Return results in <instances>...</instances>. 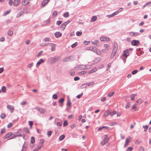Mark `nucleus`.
Returning <instances> with one entry per match:
<instances>
[{"mask_svg": "<svg viewBox=\"0 0 151 151\" xmlns=\"http://www.w3.org/2000/svg\"><path fill=\"white\" fill-rule=\"evenodd\" d=\"M86 72V71H81V72L79 73V75L80 76L82 75L85 74Z\"/></svg>", "mask_w": 151, "mask_h": 151, "instance_id": "38", "label": "nucleus"}, {"mask_svg": "<svg viewBox=\"0 0 151 151\" xmlns=\"http://www.w3.org/2000/svg\"><path fill=\"white\" fill-rule=\"evenodd\" d=\"M44 62V60L42 59H40L37 62L36 66L37 67H38L40 64Z\"/></svg>", "mask_w": 151, "mask_h": 151, "instance_id": "14", "label": "nucleus"}, {"mask_svg": "<svg viewBox=\"0 0 151 151\" xmlns=\"http://www.w3.org/2000/svg\"><path fill=\"white\" fill-rule=\"evenodd\" d=\"M118 45L117 43L116 42H114V47L113 49V51L114 52H116L117 50Z\"/></svg>", "mask_w": 151, "mask_h": 151, "instance_id": "9", "label": "nucleus"}, {"mask_svg": "<svg viewBox=\"0 0 151 151\" xmlns=\"http://www.w3.org/2000/svg\"><path fill=\"white\" fill-rule=\"evenodd\" d=\"M64 101V99L63 98L60 99L58 101V102L61 104L63 103Z\"/></svg>", "mask_w": 151, "mask_h": 151, "instance_id": "44", "label": "nucleus"}, {"mask_svg": "<svg viewBox=\"0 0 151 151\" xmlns=\"http://www.w3.org/2000/svg\"><path fill=\"white\" fill-rule=\"evenodd\" d=\"M132 110H133V111H136L137 110V107L135 105H133L132 107Z\"/></svg>", "mask_w": 151, "mask_h": 151, "instance_id": "31", "label": "nucleus"}, {"mask_svg": "<svg viewBox=\"0 0 151 151\" xmlns=\"http://www.w3.org/2000/svg\"><path fill=\"white\" fill-rule=\"evenodd\" d=\"M58 14V12L57 11H55L53 12L52 14V15H55V16H56Z\"/></svg>", "mask_w": 151, "mask_h": 151, "instance_id": "63", "label": "nucleus"}, {"mask_svg": "<svg viewBox=\"0 0 151 151\" xmlns=\"http://www.w3.org/2000/svg\"><path fill=\"white\" fill-rule=\"evenodd\" d=\"M122 9L120 10V11L119 10H118L117 11H116L115 12H114V13H113L112 14H113V16H114L115 15H117L118 14H119V12H121V11H122L123 8H120V9Z\"/></svg>", "mask_w": 151, "mask_h": 151, "instance_id": "21", "label": "nucleus"}, {"mask_svg": "<svg viewBox=\"0 0 151 151\" xmlns=\"http://www.w3.org/2000/svg\"><path fill=\"white\" fill-rule=\"evenodd\" d=\"M44 142V140L43 139H41L40 140V143L39 146L38 147H40V148L43 146V143Z\"/></svg>", "mask_w": 151, "mask_h": 151, "instance_id": "16", "label": "nucleus"}, {"mask_svg": "<svg viewBox=\"0 0 151 151\" xmlns=\"http://www.w3.org/2000/svg\"><path fill=\"white\" fill-rule=\"evenodd\" d=\"M130 138H131L130 137H127L126 139L125 142L127 143L128 144L130 142V141L131 140H130Z\"/></svg>", "mask_w": 151, "mask_h": 151, "instance_id": "30", "label": "nucleus"}, {"mask_svg": "<svg viewBox=\"0 0 151 151\" xmlns=\"http://www.w3.org/2000/svg\"><path fill=\"white\" fill-rule=\"evenodd\" d=\"M47 44L51 46V50L52 51H54L55 50V44L47 43Z\"/></svg>", "mask_w": 151, "mask_h": 151, "instance_id": "11", "label": "nucleus"}, {"mask_svg": "<svg viewBox=\"0 0 151 151\" xmlns=\"http://www.w3.org/2000/svg\"><path fill=\"white\" fill-rule=\"evenodd\" d=\"M90 68L89 65H81L79 66L78 68L81 70H83L89 69Z\"/></svg>", "mask_w": 151, "mask_h": 151, "instance_id": "3", "label": "nucleus"}, {"mask_svg": "<svg viewBox=\"0 0 151 151\" xmlns=\"http://www.w3.org/2000/svg\"><path fill=\"white\" fill-rule=\"evenodd\" d=\"M111 63H109L108 65L107 68L106 69V70L108 71L109 70L110 68L111 67Z\"/></svg>", "mask_w": 151, "mask_h": 151, "instance_id": "57", "label": "nucleus"}, {"mask_svg": "<svg viewBox=\"0 0 151 151\" xmlns=\"http://www.w3.org/2000/svg\"><path fill=\"white\" fill-rule=\"evenodd\" d=\"M12 123H10L7 125V127L8 128H11L12 127Z\"/></svg>", "mask_w": 151, "mask_h": 151, "instance_id": "61", "label": "nucleus"}, {"mask_svg": "<svg viewBox=\"0 0 151 151\" xmlns=\"http://www.w3.org/2000/svg\"><path fill=\"white\" fill-rule=\"evenodd\" d=\"M82 34V32H81L78 31L76 33V35L78 36H81Z\"/></svg>", "mask_w": 151, "mask_h": 151, "instance_id": "43", "label": "nucleus"}, {"mask_svg": "<svg viewBox=\"0 0 151 151\" xmlns=\"http://www.w3.org/2000/svg\"><path fill=\"white\" fill-rule=\"evenodd\" d=\"M52 97L53 99H57L58 98V96L55 94H54L52 96Z\"/></svg>", "mask_w": 151, "mask_h": 151, "instance_id": "62", "label": "nucleus"}, {"mask_svg": "<svg viewBox=\"0 0 151 151\" xmlns=\"http://www.w3.org/2000/svg\"><path fill=\"white\" fill-rule=\"evenodd\" d=\"M52 132L51 131H48L47 132V134L48 137H50L52 134Z\"/></svg>", "mask_w": 151, "mask_h": 151, "instance_id": "36", "label": "nucleus"}, {"mask_svg": "<svg viewBox=\"0 0 151 151\" xmlns=\"http://www.w3.org/2000/svg\"><path fill=\"white\" fill-rule=\"evenodd\" d=\"M100 40L102 41H110V39L108 37H101L100 38Z\"/></svg>", "mask_w": 151, "mask_h": 151, "instance_id": "10", "label": "nucleus"}, {"mask_svg": "<svg viewBox=\"0 0 151 151\" xmlns=\"http://www.w3.org/2000/svg\"><path fill=\"white\" fill-rule=\"evenodd\" d=\"M68 122L66 120L64 121L63 124V126L66 127L68 125Z\"/></svg>", "mask_w": 151, "mask_h": 151, "instance_id": "51", "label": "nucleus"}, {"mask_svg": "<svg viewBox=\"0 0 151 151\" xmlns=\"http://www.w3.org/2000/svg\"><path fill=\"white\" fill-rule=\"evenodd\" d=\"M7 108L10 111L11 113L13 112L14 110V108L13 106L8 105L7 106Z\"/></svg>", "mask_w": 151, "mask_h": 151, "instance_id": "7", "label": "nucleus"}, {"mask_svg": "<svg viewBox=\"0 0 151 151\" xmlns=\"http://www.w3.org/2000/svg\"><path fill=\"white\" fill-rule=\"evenodd\" d=\"M23 14V12L22 11H20L19 12L18 14H17L16 16V17L17 18H19Z\"/></svg>", "mask_w": 151, "mask_h": 151, "instance_id": "26", "label": "nucleus"}, {"mask_svg": "<svg viewBox=\"0 0 151 151\" xmlns=\"http://www.w3.org/2000/svg\"><path fill=\"white\" fill-rule=\"evenodd\" d=\"M138 72V70H135L133 71H132V75H134L137 73Z\"/></svg>", "mask_w": 151, "mask_h": 151, "instance_id": "54", "label": "nucleus"}, {"mask_svg": "<svg viewBox=\"0 0 151 151\" xmlns=\"http://www.w3.org/2000/svg\"><path fill=\"white\" fill-rule=\"evenodd\" d=\"M87 86H93L94 85V83L93 82H91L86 83Z\"/></svg>", "mask_w": 151, "mask_h": 151, "instance_id": "39", "label": "nucleus"}, {"mask_svg": "<svg viewBox=\"0 0 151 151\" xmlns=\"http://www.w3.org/2000/svg\"><path fill=\"white\" fill-rule=\"evenodd\" d=\"M35 109L38 111L40 114H44L45 111V109L42 108L36 107Z\"/></svg>", "mask_w": 151, "mask_h": 151, "instance_id": "4", "label": "nucleus"}, {"mask_svg": "<svg viewBox=\"0 0 151 151\" xmlns=\"http://www.w3.org/2000/svg\"><path fill=\"white\" fill-rule=\"evenodd\" d=\"M22 135H21V134H16V135H14V137H11V138H9V140H10L12 139L13 138H14L15 137H17V136H21Z\"/></svg>", "mask_w": 151, "mask_h": 151, "instance_id": "29", "label": "nucleus"}, {"mask_svg": "<svg viewBox=\"0 0 151 151\" xmlns=\"http://www.w3.org/2000/svg\"><path fill=\"white\" fill-rule=\"evenodd\" d=\"M130 102H127V103L126 106H125V108L126 109H127V108H129L130 106Z\"/></svg>", "mask_w": 151, "mask_h": 151, "instance_id": "50", "label": "nucleus"}, {"mask_svg": "<svg viewBox=\"0 0 151 151\" xmlns=\"http://www.w3.org/2000/svg\"><path fill=\"white\" fill-rule=\"evenodd\" d=\"M111 114V112L110 111V110L108 109V110H106L104 112V114L103 117L104 118H105L107 116H108L109 114Z\"/></svg>", "mask_w": 151, "mask_h": 151, "instance_id": "6", "label": "nucleus"}, {"mask_svg": "<svg viewBox=\"0 0 151 151\" xmlns=\"http://www.w3.org/2000/svg\"><path fill=\"white\" fill-rule=\"evenodd\" d=\"M115 93L114 92H111L108 94V96L109 97H111Z\"/></svg>", "mask_w": 151, "mask_h": 151, "instance_id": "37", "label": "nucleus"}, {"mask_svg": "<svg viewBox=\"0 0 151 151\" xmlns=\"http://www.w3.org/2000/svg\"><path fill=\"white\" fill-rule=\"evenodd\" d=\"M62 23V21H58L57 22L56 24L58 26L60 25Z\"/></svg>", "mask_w": 151, "mask_h": 151, "instance_id": "60", "label": "nucleus"}, {"mask_svg": "<svg viewBox=\"0 0 151 151\" xmlns=\"http://www.w3.org/2000/svg\"><path fill=\"white\" fill-rule=\"evenodd\" d=\"M133 148L132 147H129L128 148L127 151H131L133 150Z\"/></svg>", "mask_w": 151, "mask_h": 151, "instance_id": "58", "label": "nucleus"}, {"mask_svg": "<svg viewBox=\"0 0 151 151\" xmlns=\"http://www.w3.org/2000/svg\"><path fill=\"white\" fill-rule=\"evenodd\" d=\"M62 35V33L59 32H56L55 34V37L57 38L61 37Z\"/></svg>", "mask_w": 151, "mask_h": 151, "instance_id": "17", "label": "nucleus"}, {"mask_svg": "<svg viewBox=\"0 0 151 151\" xmlns=\"http://www.w3.org/2000/svg\"><path fill=\"white\" fill-rule=\"evenodd\" d=\"M40 149V147H37V148H35L33 151H38V150Z\"/></svg>", "mask_w": 151, "mask_h": 151, "instance_id": "64", "label": "nucleus"}, {"mask_svg": "<svg viewBox=\"0 0 151 151\" xmlns=\"http://www.w3.org/2000/svg\"><path fill=\"white\" fill-rule=\"evenodd\" d=\"M87 86L86 83L83 84L81 87V88L83 89L86 88Z\"/></svg>", "mask_w": 151, "mask_h": 151, "instance_id": "45", "label": "nucleus"}, {"mask_svg": "<svg viewBox=\"0 0 151 151\" xmlns=\"http://www.w3.org/2000/svg\"><path fill=\"white\" fill-rule=\"evenodd\" d=\"M28 0H23L22 1V4L24 6L27 5L29 3Z\"/></svg>", "mask_w": 151, "mask_h": 151, "instance_id": "20", "label": "nucleus"}, {"mask_svg": "<svg viewBox=\"0 0 151 151\" xmlns=\"http://www.w3.org/2000/svg\"><path fill=\"white\" fill-rule=\"evenodd\" d=\"M103 137L104 138V141H105V142L106 143H107L109 140V139L108 138L107 135H105L103 136Z\"/></svg>", "mask_w": 151, "mask_h": 151, "instance_id": "22", "label": "nucleus"}, {"mask_svg": "<svg viewBox=\"0 0 151 151\" xmlns=\"http://www.w3.org/2000/svg\"><path fill=\"white\" fill-rule=\"evenodd\" d=\"M66 25L67 24L66 22H64V23L62 24L61 25L60 27V29L61 30H63L65 29Z\"/></svg>", "mask_w": 151, "mask_h": 151, "instance_id": "15", "label": "nucleus"}, {"mask_svg": "<svg viewBox=\"0 0 151 151\" xmlns=\"http://www.w3.org/2000/svg\"><path fill=\"white\" fill-rule=\"evenodd\" d=\"M50 0H44L42 2L41 5L42 7L45 6L49 1Z\"/></svg>", "mask_w": 151, "mask_h": 151, "instance_id": "12", "label": "nucleus"}, {"mask_svg": "<svg viewBox=\"0 0 151 151\" xmlns=\"http://www.w3.org/2000/svg\"><path fill=\"white\" fill-rule=\"evenodd\" d=\"M71 103L70 99H68L67 103V106L69 107H70L71 106Z\"/></svg>", "mask_w": 151, "mask_h": 151, "instance_id": "28", "label": "nucleus"}, {"mask_svg": "<svg viewBox=\"0 0 151 151\" xmlns=\"http://www.w3.org/2000/svg\"><path fill=\"white\" fill-rule=\"evenodd\" d=\"M104 47L105 48V49L107 50H109V45L108 44H106L104 45Z\"/></svg>", "mask_w": 151, "mask_h": 151, "instance_id": "48", "label": "nucleus"}, {"mask_svg": "<svg viewBox=\"0 0 151 151\" xmlns=\"http://www.w3.org/2000/svg\"><path fill=\"white\" fill-rule=\"evenodd\" d=\"M103 128H105L106 129H109V127H104V126H103L102 127H99V130H101Z\"/></svg>", "mask_w": 151, "mask_h": 151, "instance_id": "53", "label": "nucleus"}, {"mask_svg": "<svg viewBox=\"0 0 151 151\" xmlns=\"http://www.w3.org/2000/svg\"><path fill=\"white\" fill-rule=\"evenodd\" d=\"M129 50H126L124 51V53L123 54V55L125 57V58H127V56L129 55Z\"/></svg>", "mask_w": 151, "mask_h": 151, "instance_id": "13", "label": "nucleus"}, {"mask_svg": "<svg viewBox=\"0 0 151 151\" xmlns=\"http://www.w3.org/2000/svg\"><path fill=\"white\" fill-rule=\"evenodd\" d=\"M20 0H14V6H17L20 3Z\"/></svg>", "mask_w": 151, "mask_h": 151, "instance_id": "18", "label": "nucleus"}, {"mask_svg": "<svg viewBox=\"0 0 151 151\" xmlns=\"http://www.w3.org/2000/svg\"><path fill=\"white\" fill-rule=\"evenodd\" d=\"M97 68H93L92 70H91L90 71L88 72V73H93L96 71L97 70Z\"/></svg>", "mask_w": 151, "mask_h": 151, "instance_id": "23", "label": "nucleus"}, {"mask_svg": "<svg viewBox=\"0 0 151 151\" xmlns=\"http://www.w3.org/2000/svg\"><path fill=\"white\" fill-rule=\"evenodd\" d=\"M12 132H9L6 134L5 136H4L3 138L5 139L7 138H8L10 137L12 135Z\"/></svg>", "mask_w": 151, "mask_h": 151, "instance_id": "19", "label": "nucleus"}, {"mask_svg": "<svg viewBox=\"0 0 151 151\" xmlns=\"http://www.w3.org/2000/svg\"><path fill=\"white\" fill-rule=\"evenodd\" d=\"M131 44L132 46H138L139 44V40H133L132 41Z\"/></svg>", "mask_w": 151, "mask_h": 151, "instance_id": "5", "label": "nucleus"}, {"mask_svg": "<svg viewBox=\"0 0 151 151\" xmlns=\"http://www.w3.org/2000/svg\"><path fill=\"white\" fill-rule=\"evenodd\" d=\"M63 16L64 17H68L69 16V13L68 12H67L65 13L64 15H63Z\"/></svg>", "mask_w": 151, "mask_h": 151, "instance_id": "52", "label": "nucleus"}, {"mask_svg": "<svg viewBox=\"0 0 151 151\" xmlns=\"http://www.w3.org/2000/svg\"><path fill=\"white\" fill-rule=\"evenodd\" d=\"M83 94V93H82L81 94L77 95L76 96V98L78 99H80L81 97L82 96Z\"/></svg>", "mask_w": 151, "mask_h": 151, "instance_id": "55", "label": "nucleus"}, {"mask_svg": "<svg viewBox=\"0 0 151 151\" xmlns=\"http://www.w3.org/2000/svg\"><path fill=\"white\" fill-rule=\"evenodd\" d=\"M65 136L64 135H61L59 138V139L60 141H62L65 138Z\"/></svg>", "mask_w": 151, "mask_h": 151, "instance_id": "35", "label": "nucleus"}, {"mask_svg": "<svg viewBox=\"0 0 151 151\" xmlns=\"http://www.w3.org/2000/svg\"><path fill=\"white\" fill-rule=\"evenodd\" d=\"M142 101V100L141 99H138L137 101H136V103H137L138 104H140Z\"/></svg>", "mask_w": 151, "mask_h": 151, "instance_id": "41", "label": "nucleus"}, {"mask_svg": "<svg viewBox=\"0 0 151 151\" xmlns=\"http://www.w3.org/2000/svg\"><path fill=\"white\" fill-rule=\"evenodd\" d=\"M99 42L98 40H96L94 41H92L91 42V43L93 45H95L96 44L99 43Z\"/></svg>", "mask_w": 151, "mask_h": 151, "instance_id": "34", "label": "nucleus"}, {"mask_svg": "<svg viewBox=\"0 0 151 151\" xmlns=\"http://www.w3.org/2000/svg\"><path fill=\"white\" fill-rule=\"evenodd\" d=\"M6 116V115L5 114L2 113L1 115V117L2 119H4Z\"/></svg>", "mask_w": 151, "mask_h": 151, "instance_id": "49", "label": "nucleus"}, {"mask_svg": "<svg viewBox=\"0 0 151 151\" xmlns=\"http://www.w3.org/2000/svg\"><path fill=\"white\" fill-rule=\"evenodd\" d=\"M86 50H88L92 51L99 55H100L101 53V51L99 49H97L96 47L94 46L87 47L86 48Z\"/></svg>", "mask_w": 151, "mask_h": 151, "instance_id": "1", "label": "nucleus"}, {"mask_svg": "<svg viewBox=\"0 0 151 151\" xmlns=\"http://www.w3.org/2000/svg\"><path fill=\"white\" fill-rule=\"evenodd\" d=\"M35 142V137H32L31 138V142L32 143H33Z\"/></svg>", "mask_w": 151, "mask_h": 151, "instance_id": "42", "label": "nucleus"}, {"mask_svg": "<svg viewBox=\"0 0 151 151\" xmlns=\"http://www.w3.org/2000/svg\"><path fill=\"white\" fill-rule=\"evenodd\" d=\"M1 91L3 93H5L6 91V88L4 86H3L1 88Z\"/></svg>", "mask_w": 151, "mask_h": 151, "instance_id": "32", "label": "nucleus"}, {"mask_svg": "<svg viewBox=\"0 0 151 151\" xmlns=\"http://www.w3.org/2000/svg\"><path fill=\"white\" fill-rule=\"evenodd\" d=\"M69 57L70 58L69 61H73L74 60V58L73 56H70Z\"/></svg>", "mask_w": 151, "mask_h": 151, "instance_id": "59", "label": "nucleus"}, {"mask_svg": "<svg viewBox=\"0 0 151 151\" xmlns=\"http://www.w3.org/2000/svg\"><path fill=\"white\" fill-rule=\"evenodd\" d=\"M128 33L129 34V36L132 37L136 36L139 35V33L137 32H128Z\"/></svg>", "mask_w": 151, "mask_h": 151, "instance_id": "8", "label": "nucleus"}, {"mask_svg": "<svg viewBox=\"0 0 151 151\" xmlns=\"http://www.w3.org/2000/svg\"><path fill=\"white\" fill-rule=\"evenodd\" d=\"M69 60H70V58L69 57H66V58H64L63 60L62 61L63 62H68V61H69Z\"/></svg>", "mask_w": 151, "mask_h": 151, "instance_id": "27", "label": "nucleus"}, {"mask_svg": "<svg viewBox=\"0 0 151 151\" xmlns=\"http://www.w3.org/2000/svg\"><path fill=\"white\" fill-rule=\"evenodd\" d=\"M143 127L144 128V131L145 132H146L149 126L148 125H146V126H143Z\"/></svg>", "mask_w": 151, "mask_h": 151, "instance_id": "40", "label": "nucleus"}, {"mask_svg": "<svg viewBox=\"0 0 151 151\" xmlns=\"http://www.w3.org/2000/svg\"><path fill=\"white\" fill-rule=\"evenodd\" d=\"M34 65V63H31V64H29L27 66V67L29 68H31L33 65Z\"/></svg>", "mask_w": 151, "mask_h": 151, "instance_id": "56", "label": "nucleus"}, {"mask_svg": "<svg viewBox=\"0 0 151 151\" xmlns=\"http://www.w3.org/2000/svg\"><path fill=\"white\" fill-rule=\"evenodd\" d=\"M97 19V17L96 16H93L91 18V22H93L95 21Z\"/></svg>", "mask_w": 151, "mask_h": 151, "instance_id": "25", "label": "nucleus"}, {"mask_svg": "<svg viewBox=\"0 0 151 151\" xmlns=\"http://www.w3.org/2000/svg\"><path fill=\"white\" fill-rule=\"evenodd\" d=\"M116 53V52H114L112 50V52L110 56V58L111 59L113 58L115 56Z\"/></svg>", "mask_w": 151, "mask_h": 151, "instance_id": "24", "label": "nucleus"}, {"mask_svg": "<svg viewBox=\"0 0 151 151\" xmlns=\"http://www.w3.org/2000/svg\"><path fill=\"white\" fill-rule=\"evenodd\" d=\"M137 95V94H132V95H131V100L132 101H134V99H135V98L134 97V96H136Z\"/></svg>", "mask_w": 151, "mask_h": 151, "instance_id": "33", "label": "nucleus"}, {"mask_svg": "<svg viewBox=\"0 0 151 151\" xmlns=\"http://www.w3.org/2000/svg\"><path fill=\"white\" fill-rule=\"evenodd\" d=\"M13 34V32L12 31L9 30L8 32V35L9 36H11Z\"/></svg>", "mask_w": 151, "mask_h": 151, "instance_id": "46", "label": "nucleus"}, {"mask_svg": "<svg viewBox=\"0 0 151 151\" xmlns=\"http://www.w3.org/2000/svg\"><path fill=\"white\" fill-rule=\"evenodd\" d=\"M60 58V57L59 56L51 58L50 59L51 63H55L57 60L59 59Z\"/></svg>", "mask_w": 151, "mask_h": 151, "instance_id": "2", "label": "nucleus"}, {"mask_svg": "<svg viewBox=\"0 0 151 151\" xmlns=\"http://www.w3.org/2000/svg\"><path fill=\"white\" fill-rule=\"evenodd\" d=\"M78 43L77 42L75 43L74 44H73L71 45V47L73 48L75 47L77 45Z\"/></svg>", "mask_w": 151, "mask_h": 151, "instance_id": "47", "label": "nucleus"}]
</instances>
